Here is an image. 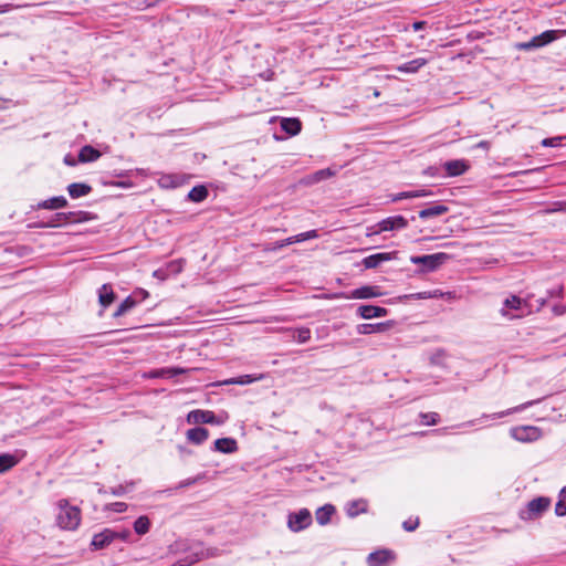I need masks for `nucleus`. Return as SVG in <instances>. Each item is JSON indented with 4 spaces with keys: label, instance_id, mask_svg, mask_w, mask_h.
<instances>
[{
    "label": "nucleus",
    "instance_id": "774afa93",
    "mask_svg": "<svg viewBox=\"0 0 566 566\" xmlns=\"http://www.w3.org/2000/svg\"><path fill=\"white\" fill-rule=\"evenodd\" d=\"M434 168L433 167H429L427 170H426V174L430 175V176H434V172H433Z\"/></svg>",
    "mask_w": 566,
    "mask_h": 566
},
{
    "label": "nucleus",
    "instance_id": "7c9ffc66",
    "mask_svg": "<svg viewBox=\"0 0 566 566\" xmlns=\"http://www.w3.org/2000/svg\"><path fill=\"white\" fill-rule=\"evenodd\" d=\"M150 524L151 523L149 517L146 515H142L134 522V531L138 535H145L146 533L149 532Z\"/></svg>",
    "mask_w": 566,
    "mask_h": 566
},
{
    "label": "nucleus",
    "instance_id": "4be33fe9",
    "mask_svg": "<svg viewBox=\"0 0 566 566\" xmlns=\"http://www.w3.org/2000/svg\"><path fill=\"white\" fill-rule=\"evenodd\" d=\"M280 126L287 135L295 136L302 129V122L296 117H286L281 119Z\"/></svg>",
    "mask_w": 566,
    "mask_h": 566
},
{
    "label": "nucleus",
    "instance_id": "f257e3e1",
    "mask_svg": "<svg viewBox=\"0 0 566 566\" xmlns=\"http://www.w3.org/2000/svg\"><path fill=\"white\" fill-rule=\"evenodd\" d=\"M95 217L87 211L55 212L46 221H38L32 227L36 229L60 228L70 223H81L93 220Z\"/></svg>",
    "mask_w": 566,
    "mask_h": 566
},
{
    "label": "nucleus",
    "instance_id": "c9c22d12",
    "mask_svg": "<svg viewBox=\"0 0 566 566\" xmlns=\"http://www.w3.org/2000/svg\"><path fill=\"white\" fill-rule=\"evenodd\" d=\"M421 422L427 426H434L440 421V416L437 412H421Z\"/></svg>",
    "mask_w": 566,
    "mask_h": 566
},
{
    "label": "nucleus",
    "instance_id": "393cba45",
    "mask_svg": "<svg viewBox=\"0 0 566 566\" xmlns=\"http://www.w3.org/2000/svg\"><path fill=\"white\" fill-rule=\"evenodd\" d=\"M209 438L208 429L195 427L187 431V439L193 444H202Z\"/></svg>",
    "mask_w": 566,
    "mask_h": 566
},
{
    "label": "nucleus",
    "instance_id": "dca6fc26",
    "mask_svg": "<svg viewBox=\"0 0 566 566\" xmlns=\"http://www.w3.org/2000/svg\"><path fill=\"white\" fill-rule=\"evenodd\" d=\"M443 167L447 171V175L450 177L461 176L470 168L468 161L464 159H453L446 161Z\"/></svg>",
    "mask_w": 566,
    "mask_h": 566
},
{
    "label": "nucleus",
    "instance_id": "5fc2aeb1",
    "mask_svg": "<svg viewBox=\"0 0 566 566\" xmlns=\"http://www.w3.org/2000/svg\"><path fill=\"white\" fill-rule=\"evenodd\" d=\"M402 199H411L410 192L409 191H402V192H399V193H396V195L391 196V201L392 202H397V201H400Z\"/></svg>",
    "mask_w": 566,
    "mask_h": 566
},
{
    "label": "nucleus",
    "instance_id": "412c9836",
    "mask_svg": "<svg viewBox=\"0 0 566 566\" xmlns=\"http://www.w3.org/2000/svg\"><path fill=\"white\" fill-rule=\"evenodd\" d=\"M69 205L66 198L64 196H56L50 199L40 201L35 208L36 209H48V210H57L61 208H65Z\"/></svg>",
    "mask_w": 566,
    "mask_h": 566
},
{
    "label": "nucleus",
    "instance_id": "c03bdc74",
    "mask_svg": "<svg viewBox=\"0 0 566 566\" xmlns=\"http://www.w3.org/2000/svg\"><path fill=\"white\" fill-rule=\"evenodd\" d=\"M203 478L202 474H199L195 478H188L186 480H182L178 483V485L175 488V490H179V489H185V488H189L193 484H196L198 481H200L201 479Z\"/></svg>",
    "mask_w": 566,
    "mask_h": 566
},
{
    "label": "nucleus",
    "instance_id": "1a4fd4ad",
    "mask_svg": "<svg viewBox=\"0 0 566 566\" xmlns=\"http://www.w3.org/2000/svg\"><path fill=\"white\" fill-rule=\"evenodd\" d=\"M511 437L521 442H532L541 437L538 428L533 426H522L511 429Z\"/></svg>",
    "mask_w": 566,
    "mask_h": 566
},
{
    "label": "nucleus",
    "instance_id": "f03ea898",
    "mask_svg": "<svg viewBox=\"0 0 566 566\" xmlns=\"http://www.w3.org/2000/svg\"><path fill=\"white\" fill-rule=\"evenodd\" d=\"M57 507L60 510L56 516L59 526L70 531L76 530L81 522V510L77 506L70 505L66 499L60 500Z\"/></svg>",
    "mask_w": 566,
    "mask_h": 566
},
{
    "label": "nucleus",
    "instance_id": "a878e982",
    "mask_svg": "<svg viewBox=\"0 0 566 566\" xmlns=\"http://www.w3.org/2000/svg\"><path fill=\"white\" fill-rule=\"evenodd\" d=\"M92 187L84 182H73L67 186V192L71 198L77 199L91 193Z\"/></svg>",
    "mask_w": 566,
    "mask_h": 566
},
{
    "label": "nucleus",
    "instance_id": "3c124183",
    "mask_svg": "<svg viewBox=\"0 0 566 566\" xmlns=\"http://www.w3.org/2000/svg\"><path fill=\"white\" fill-rule=\"evenodd\" d=\"M403 297L410 298V300H424V298L431 297V294H430V292H420V293L405 295Z\"/></svg>",
    "mask_w": 566,
    "mask_h": 566
},
{
    "label": "nucleus",
    "instance_id": "680f3d73",
    "mask_svg": "<svg viewBox=\"0 0 566 566\" xmlns=\"http://www.w3.org/2000/svg\"><path fill=\"white\" fill-rule=\"evenodd\" d=\"M426 25V22L424 21H416L413 22L412 24V28L415 31H419V30H422Z\"/></svg>",
    "mask_w": 566,
    "mask_h": 566
},
{
    "label": "nucleus",
    "instance_id": "bb28decb",
    "mask_svg": "<svg viewBox=\"0 0 566 566\" xmlns=\"http://www.w3.org/2000/svg\"><path fill=\"white\" fill-rule=\"evenodd\" d=\"M101 157V151L91 145H85L78 153L80 163H92Z\"/></svg>",
    "mask_w": 566,
    "mask_h": 566
},
{
    "label": "nucleus",
    "instance_id": "5701e85b",
    "mask_svg": "<svg viewBox=\"0 0 566 566\" xmlns=\"http://www.w3.org/2000/svg\"><path fill=\"white\" fill-rule=\"evenodd\" d=\"M116 294L111 284H103L98 289V303L103 308H106L115 301Z\"/></svg>",
    "mask_w": 566,
    "mask_h": 566
},
{
    "label": "nucleus",
    "instance_id": "473e14b6",
    "mask_svg": "<svg viewBox=\"0 0 566 566\" xmlns=\"http://www.w3.org/2000/svg\"><path fill=\"white\" fill-rule=\"evenodd\" d=\"M189 549V554L174 563L171 566H190L199 560H202V553L193 554L191 547Z\"/></svg>",
    "mask_w": 566,
    "mask_h": 566
},
{
    "label": "nucleus",
    "instance_id": "864d4df0",
    "mask_svg": "<svg viewBox=\"0 0 566 566\" xmlns=\"http://www.w3.org/2000/svg\"><path fill=\"white\" fill-rule=\"evenodd\" d=\"M181 260L172 261L168 264L167 270L170 272L179 273L181 271Z\"/></svg>",
    "mask_w": 566,
    "mask_h": 566
},
{
    "label": "nucleus",
    "instance_id": "79ce46f5",
    "mask_svg": "<svg viewBox=\"0 0 566 566\" xmlns=\"http://www.w3.org/2000/svg\"><path fill=\"white\" fill-rule=\"evenodd\" d=\"M564 139H566V136L548 137V138H544L541 142V145L543 147H558L560 145V142Z\"/></svg>",
    "mask_w": 566,
    "mask_h": 566
},
{
    "label": "nucleus",
    "instance_id": "cd10ccee",
    "mask_svg": "<svg viewBox=\"0 0 566 566\" xmlns=\"http://www.w3.org/2000/svg\"><path fill=\"white\" fill-rule=\"evenodd\" d=\"M21 460V457L11 453L0 454V474L6 473L13 467H15Z\"/></svg>",
    "mask_w": 566,
    "mask_h": 566
},
{
    "label": "nucleus",
    "instance_id": "a18cd8bd",
    "mask_svg": "<svg viewBox=\"0 0 566 566\" xmlns=\"http://www.w3.org/2000/svg\"><path fill=\"white\" fill-rule=\"evenodd\" d=\"M132 532L127 528L116 531L114 530V542L120 541V542H128L130 539Z\"/></svg>",
    "mask_w": 566,
    "mask_h": 566
},
{
    "label": "nucleus",
    "instance_id": "bf43d9fd",
    "mask_svg": "<svg viewBox=\"0 0 566 566\" xmlns=\"http://www.w3.org/2000/svg\"><path fill=\"white\" fill-rule=\"evenodd\" d=\"M132 7L135 9H138V10H144V9L149 8L148 3H144V0H133Z\"/></svg>",
    "mask_w": 566,
    "mask_h": 566
},
{
    "label": "nucleus",
    "instance_id": "0e129e2a",
    "mask_svg": "<svg viewBox=\"0 0 566 566\" xmlns=\"http://www.w3.org/2000/svg\"><path fill=\"white\" fill-rule=\"evenodd\" d=\"M283 243L285 245H290V244H293V243H296L293 239V237H290V238H286L285 240H283Z\"/></svg>",
    "mask_w": 566,
    "mask_h": 566
},
{
    "label": "nucleus",
    "instance_id": "6e6d98bb",
    "mask_svg": "<svg viewBox=\"0 0 566 566\" xmlns=\"http://www.w3.org/2000/svg\"><path fill=\"white\" fill-rule=\"evenodd\" d=\"M444 352L442 349L440 350H437V353H434L432 356H431V363L434 364V365H440L441 364V359L444 357Z\"/></svg>",
    "mask_w": 566,
    "mask_h": 566
},
{
    "label": "nucleus",
    "instance_id": "ddd939ff",
    "mask_svg": "<svg viewBox=\"0 0 566 566\" xmlns=\"http://www.w3.org/2000/svg\"><path fill=\"white\" fill-rule=\"evenodd\" d=\"M357 316L363 319H371L375 317H384L388 315V310L378 305H359L357 307Z\"/></svg>",
    "mask_w": 566,
    "mask_h": 566
},
{
    "label": "nucleus",
    "instance_id": "a19ab883",
    "mask_svg": "<svg viewBox=\"0 0 566 566\" xmlns=\"http://www.w3.org/2000/svg\"><path fill=\"white\" fill-rule=\"evenodd\" d=\"M523 301L515 295H512L511 297H507L504 301V306L511 310H520L522 307Z\"/></svg>",
    "mask_w": 566,
    "mask_h": 566
},
{
    "label": "nucleus",
    "instance_id": "423d86ee",
    "mask_svg": "<svg viewBox=\"0 0 566 566\" xmlns=\"http://www.w3.org/2000/svg\"><path fill=\"white\" fill-rule=\"evenodd\" d=\"M313 522L312 514L308 509H301L296 512H291L287 515V527L294 532H301L307 528Z\"/></svg>",
    "mask_w": 566,
    "mask_h": 566
},
{
    "label": "nucleus",
    "instance_id": "2eb2a0df",
    "mask_svg": "<svg viewBox=\"0 0 566 566\" xmlns=\"http://www.w3.org/2000/svg\"><path fill=\"white\" fill-rule=\"evenodd\" d=\"M394 324L392 321L381 322V323H363L357 325V333L360 335H370L384 333L389 329Z\"/></svg>",
    "mask_w": 566,
    "mask_h": 566
},
{
    "label": "nucleus",
    "instance_id": "4c0bfd02",
    "mask_svg": "<svg viewBox=\"0 0 566 566\" xmlns=\"http://www.w3.org/2000/svg\"><path fill=\"white\" fill-rule=\"evenodd\" d=\"M294 338L300 344L308 342L311 339V329L307 327L296 329Z\"/></svg>",
    "mask_w": 566,
    "mask_h": 566
},
{
    "label": "nucleus",
    "instance_id": "c85d7f7f",
    "mask_svg": "<svg viewBox=\"0 0 566 566\" xmlns=\"http://www.w3.org/2000/svg\"><path fill=\"white\" fill-rule=\"evenodd\" d=\"M209 190L205 185L195 186L187 195V199L192 202H202L207 199Z\"/></svg>",
    "mask_w": 566,
    "mask_h": 566
},
{
    "label": "nucleus",
    "instance_id": "6ab92c4d",
    "mask_svg": "<svg viewBox=\"0 0 566 566\" xmlns=\"http://www.w3.org/2000/svg\"><path fill=\"white\" fill-rule=\"evenodd\" d=\"M428 64V59L424 57H417L415 60H411L409 62L402 63L398 66H396V70L400 73H408V74H415L417 73L422 66Z\"/></svg>",
    "mask_w": 566,
    "mask_h": 566
},
{
    "label": "nucleus",
    "instance_id": "f704fd0d",
    "mask_svg": "<svg viewBox=\"0 0 566 566\" xmlns=\"http://www.w3.org/2000/svg\"><path fill=\"white\" fill-rule=\"evenodd\" d=\"M191 549H192L193 554L202 553V559H206L209 557H216L219 555L218 548H203L200 544L192 546Z\"/></svg>",
    "mask_w": 566,
    "mask_h": 566
},
{
    "label": "nucleus",
    "instance_id": "7ed1b4c3",
    "mask_svg": "<svg viewBox=\"0 0 566 566\" xmlns=\"http://www.w3.org/2000/svg\"><path fill=\"white\" fill-rule=\"evenodd\" d=\"M449 259V254L444 252H438L433 254L412 255L410 256V262L421 265L422 268L420 272L428 273L438 270Z\"/></svg>",
    "mask_w": 566,
    "mask_h": 566
},
{
    "label": "nucleus",
    "instance_id": "338daca9",
    "mask_svg": "<svg viewBox=\"0 0 566 566\" xmlns=\"http://www.w3.org/2000/svg\"><path fill=\"white\" fill-rule=\"evenodd\" d=\"M64 163H65L66 165H70V166L74 165V161H73L72 159H70V157H69V156H66V157L64 158Z\"/></svg>",
    "mask_w": 566,
    "mask_h": 566
},
{
    "label": "nucleus",
    "instance_id": "4d7b16f0",
    "mask_svg": "<svg viewBox=\"0 0 566 566\" xmlns=\"http://www.w3.org/2000/svg\"><path fill=\"white\" fill-rule=\"evenodd\" d=\"M148 295H149V293H148L146 290H143V289H138V290H136V291L132 294V296H134L136 300H137V297H138V296H140V300H138L139 302H140V301H143V300H145V298H147V297H148Z\"/></svg>",
    "mask_w": 566,
    "mask_h": 566
},
{
    "label": "nucleus",
    "instance_id": "13d9d810",
    "mask_svg": "<svg viewBox=\"0 0 566 566\" xmlns=\"http://www.w3.org/2000/svg\"><path fill=\"white\" fill-rule=\"evenodd\" d=\"M552 211H556V212L558 211V212L566 213V200L555 202L554 203V209Z\"/></svg>",
    "mask_w": 566,
    "mask_h": 566
},
{
    "label": "nucleus",
    "instance_id": "9b49d317",
    "mask_svg": "<svg viewBox=\"0 0 566 566\" xmlns=\"http://www.w3.org/2000/svg\"><path fill=\"white\" fill-rule=\"evenodd\" d=\"M112 543H114V530L104 528L93 536L90 547L91 551H101L107 548Z\"/></svg>",
    "mask_w": 566,
    "mask_h": 566
},
{
    "label": "nucleus",
    "instance_id": "c756f323",
    "mask_svg": "<svg viewBox=\"0 0 566 566\" xmlns=\"http://www.w3.org/2000/svg\"><path fill=\"white\" fill-rule=\"evenodd\" d=\"M139 303L138 300H136L134 296L129 295L127 296L117 307V310L114 312V317H119L124 315L126 312L135 307Z\"/></svg>",
    "mask_w": 566,
    "mask_h": 566
},
{
    "label": "nucleus",
    "instance_id": "09e8293b",
    "mask_svg": "<svg viewBox=\"0 0 566 566\" xmlns=\"http://www.w3.org/2000/svg\"><path fill=\"white\" fill-rule=\"evenodd\" d=\"M555 514L557 516L566 515V501L563 499H558L557 503L555 504Z\"/></svg>",
    "mask_w": 566,
    "mask_h": 566
},
{
    "label": "nucleus",
    "instance_id": "e433bc0d",
    "mask_svg": "<svg viewBox=\"0 0 566 566\" xmlns=\"http://www.w3.org/2000/svg\"><path fill=\"white\" fill-rule=\"evenodd\" d=\"M134 482H127L126 484H119L117 486L111 488L109 493L115 496H123L128 491H132L134 488Z\"/></svg>",
    "mask_w": 566,
    "mask_h": 566
},
{
    "label": "nucleus",
    "instance_id": "b1692460",
    "mask_svg": "<svg viewBox=\"0 0 566 566\" xmlns=\"http://www.w3.org/2000/svg\"><path fill=\"white\" fill-rule=\"evenodd\" d=\"M335 512L336 509L333 504H325L318 507L315 512L316 522L322 526L328 524Z\"/></svg>",
    "mask_w": 566,
    "mask_h": 566
},
{
    "label": "nucleus",
    "instance_id": "8fccbe9b",
    "mask_svg": "<svg viewBox=\"0 0 566 566\" xmlns=\"http://www.w3.org/2000/svg\"><path fill=\"white\" fill-rule=\"evenodd\" d=\"M419 526V520H407L402 523V528L407 532H413Z\"/></svg>",
    "mask_w": 566,
    "mask_h": 566
},
{
    "label": "nucleus",
    "instance_id": "39448f33",
    "mask_svg": "<svg viewBox=\"0 0 566 566\" xmlns=\"http://www.w3.org/2000/svg\"><path fill=\"white\" fill-rule=\"evenodd\" d=\"M408 224H409V221L403 216H391V217L385 218V219L380 220L379 222H377L374 226L373 231L370 233H368V235L379 234L381 232H387V231L403 230L408 227Z\"/></svg>",
    "mask_w": 566,
    "mask_h": 566
},
{
    "label": "nucleus",
    "instance_id": "ea45409f",
    "mask_svg": "<svg viewBox=\"0 0 566 566\" xmlns=\"http://www.w3.org/2000/svg\"><path fill=\"white\" fill-rule=\"evenodd\" d=\"M253 381V378L250 375H243L235 378H230L228 380H224L223 384L226 385H247L251 384Z\"/></svg>",
    "mask_w": 566,
    "mask_h": 566
},
{
    "label": "nucleus",
    "instance_id": "4468645a",
    "mask_svg": "<svg viewBox=\"0 0 566 566\" xmlns=\"http://www.w3.org/2000/svg\"><path fill=\"white\" fill-rule=\"evenodd\" d=\"M384 295V293L380 291V287L377 285H364L360 287H357L350 292V298L355 300H367V298H374L379 297Z\"/></svg>",
    "mask_w": 566,
    "mask_h": 566
},
{
    "label": "nucleus",
    "instance_id": "72a5a7b5",
    "mask_svg": "<svg viewBox=\"0 0 566 566\" xmlns=\"http://www.w3.org/2000/svg\"><path fill=\"white\" fill-rule=\"evenodd\" d=\"M532 405H533V402H532V401H530V402H525V403H522L521 406H517V407H515V408H511V409H507V410H505V411L496 412V413H493V415H491V416H489V415H483V418H493V419H495V418H502V417L507 416V415H511V413H513V412L524 410V409H526L528 406H532Z\"/></svg>",
    "mask_w": 566,
    "mask_h": 566
},
{
    "label": "nucleus",
    "instance_id": "49530a36",
    "mask_svg": "<svg viewBox=\"0 0 566 566\" xmlns=\"http://www.w3.org/2000/svg\"><path fill=\"white\" fill-rule=\"evenodd\" d=\"M334 171H332L329 168L321 169L314 174L315 180L321 181L323 179L329 178L334 176Z\"/></svg>",
    "mask_w": 566,
    "mask_h": 566
},
{
    "label": "nucleus",
    "instance_id": "a211bd4d",
    "mask_svg": "<svg viewBox=\"0 0 566 566\" xmlns=\"http://www.w3.org/2000/svg\"><path fill=\"white\" fill-rule=\"evenodd\" d=\"M449 211V207L442 203H434L419 211L418 217L422 220H429L440 217Z\"/></svg>",
    "mask_w": 566,
    "mask_h": 566
},
{
    "label": "nucleus",
    "instance_id": "69168bd1",
    "mask_svg": "<svg viewBox=\"0 0 566 566\" xmlns=\"http://www.w3.org/2000/svg\"><path fill=\"white\" fill-rule=\"evenodd\" d=\"M175 546L177 547V551H178V549H186V548H185V544H184V543H181V542H177V543L175 544Z\"/></svg>",
    "mask_w": 566,
    "mask_h": 566
},
{
    "label": "nucleus",
    "instance_id": "6e6552de",
    "mask_svg": "<svg viewBox=\"0 0 566 566\" xmlns=\"http://www.w3.org/2000/svg\"><path fill=\"white\" fill-rule=\"evenodd\" d=\"M187 422L193 423V424H199V423L221 424L222 420L218 419L216 413L211 410L196 409L188 413Z\"/></svg>",
    "mask_w": 566,
    "mask_h": 566
},
{
    "label": "nucleus",
    "instance_id": "9d476101",
    "mask_svg": "<svg viewBox=\"0 0 566 566\" xmlns=\"http://www.w3.org/2000/svg\"><path fill=\"white\" fill-rule=\"evenodd\" d=\"M396 559L391 549H378L367 556L368 566H389Z\"/></svg>",
    "mask_w": 566,
    "mask_h": 566
},
{
    "label": "nucleus",
    "instance_id": "f8f14e48",
    "mask_svg": "<svg viewBox=\"0 0 566 566\" xmlns=\"http://www.w3.org/2000/svg\"><path fill=\"white\" fill-rule=\"evenodd\" d=\"M398 252H379L370 254L363 259L361 263L366 269H376L381 263L391 261L397 258Z\"/></svg>",
    "mask_w": 566,
    "mask_h": 566
},
{
    "label": "nucleus",
    "instance_id": "e2e57ef3",
    "mask_svg": "<svg viewBox=\"0 0 566 566\" xmlns=\"http://www.w3.org/2000/svg\"><path fill=\"white\" fill-rule=\"evenodd\" d=\"M558 499H563L564 501H566V486H564L560 492H559V495H558Z\"/></svg>",
    "mask_w": 566,
    "mask_h": 566
},
{
    "label": "nucleus",
    "instance_id": "052dcab7",
    "mask_svg": "<svg viewBox=\"0 0 566 566\" xmlns=\"http://www.w3.org/2000/svg\"><path fill=\"white\" fill-rule=\"evenodd\" d=\"M153 275L159 280H165L167 277L168 273L166 270L158 269V270L154 271Z\"/></svg>",
    "mask_w": 566,
    "mask_h": 566
},
{
    "label": "nucleus",
    "instance_id": "37998d69",
    "mask_svg": "<svg viewBox=\"0 0 566 566\" xmlns=\"http://www.w3.org/2000/svg\"><path fill=\"white\" fill-rule=\"evenodd\" d=\"M34 4H31V3H17V4H13V3H3V4H0V14L1 13H7L11 10H14V9H22V8H29V7H33Z\"/></svg>",
    "mask_w": 566,
    "mask_h": 566
},
{
    "label": "nucleus",
    "instance_id": "20e7f679",
    "mask_svg": "<svg viewBox=\"0 0 566 566\" xmlns=\"http://www.w3.org/2000/svg\"><path fill=\"white\" fill-rule=\"evenodd\" d=\"M557 30H547L543 33L533 36L530 41L518 42L515 44V49L520 51H532L538 48H543L558 38Z\"/></svg>",
    "mask_w": 566,
    "mask_h": 566
},
{
    "label": "nucleus",
    "instance_id": "603ef678",
    "mask_svg": "<svg viewBox=\"0 0 566 566\" xmlns=\"http://www.w3.org/2000/svg\"><path fill=\"white\" fill-rule=\"evenodd\" d=\"M409 192H410L411 199L412 198L428 197V196L432 195V192L430 190H428V189L412 190V191H409Z\"/></svg>",
    "mask_w": 566,
    "mask_h": 566
},
{
    "label": "nucleus",
    "instance_id": "58836bf2",
    "mask_svg": "<svg viewBox=\"0 0 566 566\" xmlns=\"http://www.w3.org/2000/svg\"><path fill=\"white\" fill-rule=\"evenodd\" d=\"M318 238V232L317 230H310V231H306V232H302V233H298L296 235H293V239L296 243H300V242H303V241H306V240H311V239H316Z\"/></svg>",
    "mask_w": 566,
    "mask_h": 566
},
{
    "label": "nucleus",
    "instance_id": "2f4dec72",
    "mask_svg": "<svg viewBox=\"0 0 566 566\" xmlns=\"http://www.w3.org/2000/svg\"><path fill=\"white\" fill-rule=\"evenodd\" d=\"M186 373L181 367H168L156 370L154 377L174 378Z\"/></svg>",
    "mask_w": 566,
    "mask_h": 566
},
{
    "label": "nucleus",
    "instance_id": "aec40b11",
    "mask_svg": "<svg viewBox=\"0 0 566 566\" xmlns=\"http://www.w3.org/2000/svg\"><path fill=\"white\" fill-rule=\"evenodd\" d=\"M367 509H368V504H367V501L364 499H357V500L349 501L345 506L346 514L349 517H356L361 513H366Z\"/></svg>",
    "mask_w": 566,
    "mask_h": 566
},
{
    "label": "nucleus",
    "instance_id": "f3484780",
    "mask_svg": "<svg viewBox=\"0 0 566 566\" xmlns=\"http://www.w3.org/2000/svg\"><path fill=\"white\" fill-rule=\"evenodd\" d=\"M213 450L220 453L231 454L238 450V442L233 438H220L214 441Z\"/></svg>",
    "mask_w": 566,
    "mask_h": 566
},
{
    "label": "nucleus",
    "instance_id": "0eeeda50",
    "mask_svg": "<svg viewBox=\"0 0 566 566\" xmlns=\"http://www.w3.org/2000/svg\"><path fill=\"white\" fill-rule=\"evenodd\" d=\"M551 500L546 496H538L527 503L526 510L521 511L522 520H533L541 516L549 507Z\"/></svg>",
    "mask_w": 566,
    "mask_h": 566
},
{
    "label": "nucleus",
    "instance_id": "de8ad7c7",
    "mask_svg": "<svg viewBox=\"0 0 566 566\" xmlns=\"http://www.w3.org/2000/svg\"><path fill=\"white\" fill-rule=\"evenodd\" d=\"M106 509L117 513H124L127 510V504L124 502H114L108 504Z\"/></svg>",
    "mask_w": 566,
    "mask_h": 566
}]
</instances>
